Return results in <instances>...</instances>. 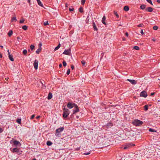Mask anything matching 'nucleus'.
I'll use <instances>...</instances> for the list:
<instances>
[{
  "label": "nucleus",
  "instance_id": "1",
  "mask_svg": "<svg viewBox=\"0 0 160 160\" xmlns=\"http://www.w3.org/2000/svg\"><path fill=\"white\" fill-rule=\"evenodd\" d=\"M143 123V122L138 119L135 120L133 122L132 124L135 126H138L141 125Z\"/></svg>",
  "mask_w": 160,
  "mask_h": 160
},
{
  "label": "nucleus",
  "instance_id": "2",
  "mask_svg": "<svg viewBox=\"0 0 160 160\" xmlns=\"http://www.w3.org/2000/svg\"><path fill=\"white\" fill-rule=\"evenodd\" d=\"M63 110L64 111L63 113V116L64 118H65L68 117L69 114V110L67 108H64Z\"/></svg>",
  "mask_w": 160,
  "mask_h": 160
},
{
  "label": "nucleus",
  "instance_id": "3",
  "mask_svg": "<svg viewBox=\"0 0 160 160\" xmlns=\"http://www.w3.org/2000/svg\"><path fill=\"white\" fill-rule=\"evenodd\" d=\"M71 50L70 48L66 49L63 52V54L68 55H70L71 54Z\"/></svg>",
  "mask_w": 160,
  "mask_h": 160
},
{
  "label": "nucleus",
  "instance_id": "4",
  "mask_svg": "<svg viewBox=\"0 0 160 160\" xmlns=\"http://www.w3.org/2000/svg\"><path fill=\"white\" fill-rule=\"evenodd\" d=\"M140 95L141 97H143L144 98H146L148 95L146 92L145 91H142L140 93Z\"/></svg>",
  "mask_w": 160,
  "mask_h": 160
},
{
  "label": "nucleus",
  "instance_id": "5",
  "mask_svg": "<svg viewBox=\"0 0 160 160\" xmlns=\"http://www.w3.org/2000/svg\"><path fill=\"white\" fill-rule=\"evenodd\" d=\"M38 61L37 60H35L34 62L33 66L35 70H37L38 68Z\"/></svg>",
  "mask_w": 160,
  "mask_h": 160
},
{
  "label": "nucleus",
  "instance_id": "6",
  "mask_svg": "<svg viewBox=\"0 0 160 160\" xmlns=\"http://www.w3.org/2000/svg\"><path fill=\"white\" fill-rule=\"evenodd\" d=\"M74 105L75 106V109L73 110V114H75L76 112H79V111L78 106L76 105H75V104H74Z\"/></svg>",
  "mask_w": 160,
  "mask_h": 160
},
{
  "label": "nucleus",
  "instance_id": "7",
  "mask_svg": "<svg viewBox=\"0 0 160 160\" xmlns=\"http://www.w3.org/2000/svg\"><path fill=\"white\" fill-rule=\"evenodd\" d=\"M7 51L8 52V58H9V59L11 61H13L14 59L13 58L12 55L10 54V52H9V50H8Z\"/></svg>",
  "mask_w": 160,
  "mask_h": 160
},
{
  "label": "nucleus",
  "instance_id": "8",
  "mask_svg": "<svg viewBox=\"0 0 160 160\" xmlns=\"http://www.w3.org/2000/svg\"><path fill=\"white\" fill-rule=\"evenodd\" d=\"M64 129V128L63 127L59 128L56 130V133H60L62 132L63 130Z\"/></svg>",
  "mask_w": 160,
  "mask_h": 160
},
{
  "label": "nucleus",
  "instance_id": "9",
  "mask_svg": "<svg viewBox=\"0 0 160 160\" xmlns=\"http://www.w3.org/2000/svg\"><path fill=\"white\" fill-rule=\"evenodd\" d=\"M127 80L129 82L131 83L133 85H135L137 83L136 81L133 80L127 79Z\"/></svg>",
  "mask_w": 160,
  "mask_h": 160
},
{
  "label": "nucleus",
  "instance_id": "10",
  "mask_svg": "<svg viewBox=\"0 0 160 160\" xmlns=\"http://www.w3.org/2000/svg\"><path fill=\"white\" fill-rule=\"evenodd\" d=\"M74 105L70 102H68L67 104V107L69 109H71L73 107Z\"/></svg>",
  "mask_w": 160,
  "mask_h": 160
},
{
  "label": "nucleus",
  "instance_id": "11",
  "mask_svg": "<svg viewBox=\"0 0 160 160\" xmlns=\"http://www.w3.org/2000/svg\"><path fill=\"white\" fill-rule=\"evenodd\" d=\"M153 8L151 7H148L145 10L148 12H152L153 11Z\"/></svg>",
  "mask_w": 160,
  "mask_h": 160
},
{
  "label": "nucleus",
  "instance_id": "12",
  "mask_svg": "<svg viewBox=\"0 0 160 160\" xmlns=\"http://www.w3.org/2000/svg\"><path fill=\"white\" fill-rule=\"evenodd\" d=\"M92 26H93V28L96 31H97L98 30V28H97L94 22H93Z\"/></svg>",
  "mask_w": 160,
  "mask_h": 160
},
{
  "label": "nucleus",
  "instance_id": "13",
  "mask_svg": "<svg viewBox=\"0 0 160 160\" xmlns=\"http://www.w3.org/2000/svg\"><path fill=\"white\" fill-rule=\"evenodd\" d=\"M52 93L51 92H49L48 94V100H50L52 98Z\"/></svg>",
  "mask_w": 160,
  "mask_h": 160
},
{
  "label": "nucleus",
  "instance_id": "14",
  "mask_svg": "<svg viewBox=\"0 0 160 160\" xmlns=\"http://www.w3.org/2000/svg\"><path fill=\"white\" fill-rule=\"evenodd\" d=\"M19 152V149L17 148H14L12 150V152Z\"/></svg>",
  "mask_w": 160,
  "mask_h": 160
},
{
  "label": "nucleus",
  "instance_id": "15",
  "mask_svg": "<svg viewBox=\"0 0 160 160\" xmlns=\"http://www.w3.org/2000/svg\"><path fill=\"white\" fill-rule=\"evenodd\" d=\"M38 4L41 7H43V5L40 0H37Z\"/></svg>",
  "mask_w": 160,
  "mask_h": 160
},
{
  "label": "nucleus",
  "instance_id": "16",
  "mask_svg": "<svg viewBox=\"0 0 160 160\" xmlns=\"http://www.w3.org/2000/svg\"><path fill=\"white\" fill-rule=\"evenodd\" d=\"M13 143L15 145L17 146L20 143V142L17 140H15L13 141Z\"/></svg>",
  "mask_w": 160,
  "mask_h": 160
},
{
  "label": "nucleus",
  "instance_id": "17",
  "mask_svg": "<svg viewBox=\"0 0 160 160\" xmlns=\"http://www.w3.org/2000/svg\"><path fill=\"white\" fill-rule=\"evenodd\" d=\"M52 144V143L49 141H48L47 142V145L48 146H50Z\"/></svg>",
  "mask_w": 160,
  "mask_h": 160
},
{
  "label": "nucleus",
  "instance_id": "18",
  "mask_svg": "<svg viewBox=\"0 0 160 160\" xmlns=\"http://www.w3.org/2000/svg\"><path fill=\"white\" fill-rule=\"evenodd\" d=\"M42 48H38L37 51H36V52L37 54H38L40 52Z\"/></svg>",
  "mask_w": 160,
  "mask_h": 160
},
{
  "label": "nucleus",
  "instance_id": "19",
  "mask_svg": "<svg viewBox=\"0 0 160 160\" xmlns=\"http://www.w3.org/2000/svg\"><path fill=\"white\" fill-rule=\"evenodd\" d=\"M123 9L125 11H127L129 10V8L128 6H126L124 7Z\"/></svg>",
  "mask_w": 160,
  "mask_h": 160
},
{
  "label": "nucleus",
  "instance_id": "20",
  "mask_svg": "<svg viewBox=\"0 0 160 160\" xmlns=\"http://www.w3.org/2000/svg\"><path fill=\"white\" fill-rule=\"evenodd\" d=\"M140 8L141 9L143 10L146 8V5L144 4H142L140 6Z\"/></svg>",
  "mask_w": 160,
  "mask_h": 160
},
{
  "label": "nucleus",
  "instance_id": "21",
  "mask_svg": "<svg viewBox=\"0 0 160 160\" xmlns=\"http://www.w3.org/2000/svg\"><path fill=\"white\" fill-rule=\"evenodd\" d=\"M13 32L12 30H10L9 31L8 35L9 37H10L12 34Z\"/></svg>",
  "mask_w": 160,
  "mask_h": 160
},
{
  "label": "nucleus",
  "instance_id": "22",
  "mask_svg": "<svg viewBox=\"0 0 160 160\" xmlns=\"http://www.w3.org/2000/svg\"><path fill=\"white\" fill-rule=\"evenodd\" d=\"M60 46H61L60 44L59 43L58 44V46L57 47H55V48L54 49V50L56 51L57 50H58L60 48Z\"/></svg>",
  "mask_w": 160,
  "mask_h": 160
},
{
  "label": "nucleus",
  "instance_id": "23",
  "mask_svg": "<svg viewBox=\"0 0 160 160\" xmlns=\"http://www.w3.org/2000/svg\"><path fill=\"white\" fill-rule=\"evenodd\" d=\"M27 51L26 50L24 49L23 50V52H22V53L24 55H25V56L27 55Z\"/></svg>",
  "mask_w": 160,
  "mask_h": 160
},
{
  "label": "nucleus",
  "instance_id": "24",
  "mask_svg": "<svg viewBox=\"0 0 160 160\" xmlns=\"http://www.w3.org/2000/svg\"><path fill=\"white\" fill-rule=\"evenodd\" d=\"M148 106L147 105H146L144 106V110L145 111H146L148 110Z\"/></svg>",
  "mask_w": 160,
  "mask_h": 160
},
{
  "label": "nucleus",
  "instance_id": "25",
  "mask_svg": "<svg viewBox=\"0 0 160 160\" xmlns=\"http://www.w3.org/2000/svg\"><path fill=\"white\" fill-rule=\"evenodd\" d=\"M21 119L20 118H18L17 119L16 122L19 124H21Z\"/></svg>",
  "mask_w": 160,
  "mask_h": 160
},
{
  "label": "nucleus",
  "instance_id": "26",
  "mask_svg": "<svg viewBox=\"0 0 160 160\" xmlns=\"http://www.w3.org/2000/svg\"><path fill=\"white\" fill-rule=\"evenodd\" d=\"M149 131L152 132H156L157 131L152 128H150L149 129Z\"/></svg>",
  "mask_w": 160,
  "mask_h": 160
},
{
  "label": "nucleus",
  "instance_id": "27",
  "mask_svg": "<svg viewBox=\"0 0 160 160\" xmlns=\"http://www.w3.org/2000/svg\"><path fill=\"white\" fill-rule=\"evenodd\" d=\"M22 28L24 30H26L28 28V27L26 25H24L22 27Z\"/></svg>",
  "mask_w": 160,
  "mask_h": 160
},
{
  "label": "nucleus",
  "instance_id": "28",
  "mask_svg": "<svg viewBox=\"0 0 160 160\" xmlns=\"http://www.w3.org/2000/svg\"><path fill=\"white\" fill-rule=\"evenodd\" d=\"M30 49L32 51L35 48V46L33 45H31L30 46Z\"/></svg>",
  "mask_w": 160,
  "mask_h": 160
},
{
  "label": "nucleus",
  "instance_id": "29",
  "mask_svg": "<svg viewBox=\"0 0 160 160\" xmlns=\"http://www.w3.org/2000/svg\"><path fill=\"white\" fill-rule=\"evenodd\" d=\"M133 48L136 50H138L139 49V48L138 46H135L133 47Z\"/></svg>",
  "mask_w": 160,
  "mask_h": 160
},
{
  "label": "nucleus",
  "instance_id": "30",
  "mask_svg": "<svg viewBox=\"0 0 160 160\" xmlns=\"http://www.w3.org/2000/svg\"><path fill=\"white\" fill-rule=\"evenodd\" d=\"M153 28L154 30H156L158 29V27L157 26H154L153 27Z\"/></svg>",
  "mask_w": 160,
  "mask_h": 160
},
{
  "label": "nucleus",
  "instance_id": "31",
  "mask_svg": "<svg viewBox=\"0 0 160 160\" xmlns=\"http://www.w3.org/2000/svg\"><path fill=\"white\" fill-rule=\"evenodd\" d=\"M79 11L80 12L82 13L83 12V8L82 7H80L79 8Z\"/></svg>",
  "mask_w": 160,
  "mask_h": 160
},
{
  "label": "nucleus",
  "instance_id": "32",
  "mask_svg": "<svg viewBox=\"0 0 160 160\" xmlns=\"http://www.w3.org/2000/svg\"><path fill=\"white\" fill-rule=\"evenodd\" d=\"M62 64H63V66L64 67H66L67 65V63L64 60L63 62H62Z\"/></svg>",
  "mask_w": 160,
  "mask_h": 160
},
{
  "label": "nucleus",
  "instance_id": "33",
  "mask_svg": "<svg viewBox=\"0 0 160 160\" xmlns=\"http://www.w3.org/2000/svg\"><path fill=\"white\" fill-rule=\"evenodd\" d=\"M114 14L118 18H119V15H118V13L117 12L114 11Z\"/></svg>",
  "mask_w": 160,
  "mask_h": 160
},
{
  "label": "nucleus",
  "instance_id": "34",
  "mask_svg": "<svg viewBox=\"0 0 160 160\" xmlns=\"http://www.w3.org/2000/svg\"><path fill=\"white\" fill-rule=\"evenodd\" d=\"M112 124L110 123H108L107 124V126L108 127H111L112 126Z\"/></svg>",
  "mask_w": 160,
  "mask_h": 160
},
{
  "label": "nucleus",
  "instance_id": "35",
  "mask_svg": "<svg viewBox=\"0 0 160 160\" xmlns=\"http://www.w3.org/2000/svg\"><path fill=\"white\" fill-rule=\"evenodd\" d=\"M144 26V25L142 23H141L138 25V27H143Z\"/></svg>",
  "mask_w": 160,
  "mask_h": 160
},
{
  "label": "nucleus",
  "instance_id": "36",
  "mask_svg": "<svg viewBox=\"0 0 160 160\" xmlns=\"http://www.w3.org/2000/svg\"><path fill=\"white\" fill-rule=\"evenodd\" d=\"M43 24L44 26H46L47 25H48L49 23H48V21H47L46 22H44Z\"/></svg>",
  "mask_w": 160,
  "mask_h": 160
},
{
  "label": "nucleus",
  "instance_id": "37",
  "mask_svg": "<svg viewBox=\"0 0 160 160\" xmlns=\"http://www.w3.org/2000/svg\"><path fill=\"white\" fill-rule=\"evenodd\" d=\"M147 1L149 3H150V4H151L152 5H153L152 3V1L151 0H147Z\"/></svg>",
  "mask_w": 160,
  "mask_h": 160
},
{
  "label": "nucleus",
  "instance_id": "38",
  "mask_svg": "<svg viewBox=\"0 0 160 160\" xmlns=\"http://www.w3.org/2000/svg\"><path fill=\"white\" fill-rule=\"evenodd\" d=\"M81 63H82V64L83 66H84L85 65L86 62L85 61L82 60L81 61Z\"/></svg>",
  "mask_w": 160,
  "mask_h": 160
},
{
  "label": "nucleus",
  "instance_id": "39",
  "mask_svg": "<svg viewBox=\"0 0 160 160\" xmlns=\"http://www.w3.org/2000/svg\"><path fill=\"white\" fill-rule=\"evenodd\" d=\"M70 69H68L67 71V75H69L70 73Z\"/></svg>",
  "mask_w": 160,
  "mask_h": 160
},
{
  "label": "nucleus",
  "instance_id": "40",
  "mask_svg": "<svg viewBox=\"0 0 160 160\" xmlns=\"http://www.w3.org/2000/svg\"><path fill=\"white\" fill-rule=\"evenodd\" d=\"M86 0H81V3L82 5H83L85 3Z\"/></svg>",
  "mask_w": 160,
  "mask_h": 160
},
{
  "label": "nucleus",
  "instance_id": "41",
  "mask_svg": "<svg viewBox=\"0 0 160 160\" xmlns=\"http://www.w3.org/2000/svg\"><path fill=\"white\" fill-rule=\"evenodd\" d=\"M129 147V145H127L126 146H125L124 147V149H127L128 147Z\"/></svg>",
  "mask_w": 160,
  "mask_h": 160
},
{
  "label": "nucleus",
  "instance_id": "42",
  "mask_svg": "<svg viewBox=\"0 0 160 160\" xmlns=\"http://www.w3.org/2000/svg\"><path fill=\"white\" fill-rule=\"evenodd\" d=\"M35 115L34 114H33V115H32L30 119H32L35 117Z\"/></svg>",
  "mask_w": 160,
  "mask_h": 160
},
{
  "label": "nucleus",
  "instance_id": "43",
  "mask_svg": "<svg viewBox=\"0 0 160 160\" xmlns=\"http://www.w3.org/2000/svg\"><path fill=\"white\" fill-rule=\"evenodd\" d=\"M11 20H17L16 17H13L12 18Z\"/></svg>",
  "mask_w": 160,
  "mask_h": 160
},
{
  "label": "nucleus",
  "instance_id": "44",
  "mask_svg": "<svg viewBox=\"0 0 160 160\" xmlns=\"http://www.w3.org/2000/svg\"><path fill=\"white\" fill-rule=\"evenodd\" d=\"M74 9L73 8H70L69 9V10L70 11H73Z\"/></svg>",
  "mask_w": 160,
  "mask_h": 160
},
{
  "label": "nucleus",
  "instance_id": "45",
  "mask_svg": "<svg viewBox=\"0 0 160 160\" xmlns=\"http://www.w3.org/2000/svg\"><path fill=\"white\" fill-rule=\"evenodd\" d=\"M90 154V152H85L84 153V155H89Z\"/></svg>",
  "mask_w": 160,
  "mask_h": 160
},
{
  "label": "nucleus",
  "instance_id": "46",
  "mask_svg": "<svg viewBox=\"0 0 160 160\" xmlns=\"http://www.w3.org/2000/svg\"><path fill=\"white\" fill-rule=\"evenodd\" d=\"M106 21H102V22L105 25H106V22H105Z\"/></svg>",
  "mask_w": 160,
  "mask_h": 160
},
{
  "label": "nucleus",
  "instance_id": "47",
  "mask_svg": "<svg viewBox=\"0 0 160 160\" xmlns=\"http://www.w3.org/2000/svg\"><path fill=\"white\" fill-rule=\"evenodd\" d=\"M140 32L142 35H143L144 34L142 29L141 30Z\"/></svg>",
  "mask_w": 160,
  "mask_h": 160
},
{
  "label": "nucleus",
  "instance_id": "48",
  "mask_svg": "<svg viewBox=\"0 0 160 160\" xmlns=\"http://www.w3.org/2000/svg\"><path fill=\"white\" fill-rule=\"evenodd\" d=\"M125 35L126 37H128V33L127 32H126L125 33Z\"/></svg>",
  "mask_w": 160,
  "mask_h": 160
},
{
  "label": "nucleus",
  "instance_id": "49",
  "mask_svg": "<svg viewBox=\"0 0 160 160\" xmlns=\"http://www.w3.org/2000/svg\"><path fill=\"white\" fill-rule=\"evenodd\" d=\"M74 66L73 65H71V69L72 70L74 69Z\"/></svg>",
  "mask_w": 160,
  "mask_h": 160
},
{
  "label": "nucleus",
  "instance_id": "50",
  "mask_svg": "<svg viewBox=\"0 0 160 160\" xmlns=\"http://www.w3.org/2000/svg\"><path fill=\"white\" fill-rule=\"evenodd\" d=\"M105 19H106V18L105 16H104L102 19V20H105Z\"/></svg>",
  "mask_w": 160,
  "mask_h": 160
},
{
  "label": "nucleus",
  "instance_id": "51",
  "mask_svg": "<svg viewBox=\"0 0 160 160\" xmlns=\"http://www.w3.org/2000/svg\"><path fill=\"white\" fill-rule=\"evenodd\" d=\"M42 45V44L41 42L39 44V48H41Z\"/></svg>",
  "mask_w": 160,
  "mask_h": 160
},
{
  "label": "nucleus",
  "instance_id": "52",
  "mask_svg": "<svg viewBox=\"0 0 160 160\" xmlns=\"http://www.w3.org/2000/svg\"><path fill=\"white\" fill-rule=\"evenodd\" d=\"M24 21H20V23H23Z\"/></svg>",
  "mask_w": 160,
  "mask_h": 160
},
{
  "label": "nucleus",
  "instance_id": "53",
  "mask_svg": "<svg viewBox=\"0 0 160 160\" xmlns=\"http://www.w3.org/2000/svg\"><path fill=\"white\" fill-rule=\"evenodd\" d=\"M2 132V129L0 128V133H1Z\"/></svg>",
  "mask_w": 160,
  "mask_h": 160
},
{
  "label": "nucleus",
  "instance_id": "54",
  "mask_svg": "<svg viewBox=\"0 0 160 160\" xmlns=\"http://www.w3.org/2000/svg\"><path fill=\"white\" fill-rule=\"evenodd\" d=\"M62 67V64L61 63H60L59 65V67L61 68Z\"/></svg>",
  "mask_w": 160,
  "mask_h": 160
},
{
  "label": "nucleus",
  "instance_id": "55",
  "mask_svg": "<svg viewBox=\"0 0 160 160\" xmlns=\"http://www.w3.org/2000/svg\"><path fill=\"white\" fill-rule=\"evenodd\" d=\"M2 54L1 52H0V58H2Z\"/></svg>",
  "mask_w": 160,
  "mask_h": 160
},
{
  "label": "nucleus",
  "instance_id": "56",
  "mask_svg": "<svg viewBox=\"0 0 160 160\" xmlns=\"http://www.w3.org/2000/svg\"><path fill=\"white\" fill-rule=\"evenodd\" d=\"M157 2L158 3H160V0H157Z\"/></svg>",
  "mask_w": 160,
  "mask_h": 160
},
{
  "label": "nucleus",
  "instance_id": "57",
  "mask_svg": "<svg viewBox=\"0 0 160 160\" xmlns=\"http://www.w3.org/2000/svg\"><path fill=\"white\" fill-rule=\"evenodd\" d=\"M125 40H126V38H122V40H123V41H125Z\"/></svg>",
  "mask_w": 160,
  "mask_h": 160
},
{
  "label": "nucleus",
  "instance_id": "58",
  "mask_svg": "<svg viewBox=\"0 0 160 160\" xmlns=\"http://www.w3.org/2000/svg\"><path fill=\"white\" fill-rule=\"evenodd\" d=\"M30 0H28V2L29 3H30Z\"/></svg>",
  "mask_w": 160,
  "mask_h": 160
},
{
  "label": "nucleus",
  "instance_id": "59",
  "mask_svg": "<svg viewBox=\"0 0 160 160\" xmlns=\"http://www.w3.org/2000/svg\"><path fill=\"white\" fill-rule=\"evenodd\" d=\"M17 38L18 40L20 39V38L19 37H18Z\"/></svg>",
  "mask_w": 160,
  "mask_h": 160
},
{
  "label": "nucleus",
  "instance_id": "60",
  "mask_svg": "<svg viewBox=\"0 0 160 160\" xmlns=\"http://www.w3.org/2000/svg\"><path fill=\"white\" fill-rule=\"evenodd\" d=\"M154 94H155L154 92L152 93H151V95H153Z\"/></svg>",
  "mask_w": 160,
  "mask_h": 160
},
{
  "label": "nucleus",
  "instance_id": "61",
  "mask_svg": "<svg viewBox=\"0 0 160 160\" xmlns=\"http://www.w3.org/2000/svg\"><path fill=\"white\" fill-rule=\"evenodd\" d=\"M40 117V116H38L37 117V118H39Z\"/></svg>",
  "mask_w": 160,
  "mask_h": 160
},
{
  "label": "nucleus",
  "instance_id": "62",
  "mask_svg": "<svg viewBox=\"0 0 160 160\" xmlns=\"http://www.w3.org/2000/svg\"><path fill=\"white\" fill-rule=\"evenodd\" d=\"M0 47H1L2 48H3V46H0Z\"/></svg>",
  "mask_w": 160,
  "mask_h": 160
},
{
  "label": "nucleus",
  "instance_id": "63",
  "mask_svg": "<svg viewBox=\"0 0 160 160\" xmlns=\"http://www.w3.org/2000/svg\"><path fill=\"white\" fill-rule=\"evenodd\" d=\"M28 52H30V49H28Z\"/></svg>",
  "mask_w": 160,
  "mask_h": 160
},
{
  "label": "nucleus",
  "instance_id": "64",
  "mask_svg": "<svg viewBox=\"0 0 160 160\" xmlns=\"http://www.w3.org/2000/svg\"><path fill=\"white\" fill-rule=\"evenodd\" d=\"M131 145L132 146H134L135 145L133 144H132Z\"/></svg>",
  "mask_w": 160,
  "mask_h": 160
}]
</instances>
